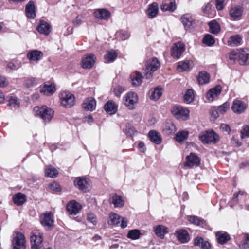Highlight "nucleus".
I'll use <instances>...</instances> for the list:
<instances>
[{
    "instance_id": "nucleus-39",
    "label": "nucleus",
    "mask_w": 249,
    "mask_h": 249,
    "mask_svg": "<svg viewBox=\"0 0 249 249\" xmlns=\"http://www.w3.org/2000/svg\"><path fill=\"white\" fill-rule=\"evenodd\" d=\"M181 20L186 29H189L192 24L193 19L189 14L183 15L181 18Z\"/></svg>"
},
{
    "instance_id": "nucleus-9",
    "label": "nucleus",
    "mask_w": 249,
    "mask_h": 249,
    "mask_svg": "<svg viewBox=\"0 0 249 249\" xmlns=\"http://www.w3.org/2000/svg\"><path fill=\"white\" fill-rule=\"evenodd\" d=\"M172 113L177 119L187 120L189 116V110L180 106H176L172 108Z\"/></svg>"
},
{
    "instance_id": "nucleus-48",
    "label": "nucleus",
    "mask_w": 249,
    "mask_h": 249,
    "mask_svg": "<svg viewBox=\"0 0 249 249\" xmlns=\"http://www.w3.org/2000/svg\"><path fill=\"white\" fill-rule=\"evenodd\" d=\"M194 98V91L191 89H188L184 96V101L187 103H191Z\"/></svg>"
},
{
    "instance_id": "nucleus-42",
    "label": "nucleus",
    "mask_w": 249,
    "mask_h": 249,
    "mask_svg": "<svg viewBox=\"0 0 249 249\" xmlns=\"http://www.w3.org/2000/svg\"><path fill=\"white\" fill-rule=\"evenodd\" d=\"M189 132L187 131H181L176 134V140L178 142H182L187 139Z\"/></svg>"
},
{
    "instance_id": "nucleus-25",
    "label": "nucleus",
    "mask_w": 249,
    "mask_h": 249,
    "mask_svg": "<svg viewBox=\"0 0 249 249\" xmlns=\"http://www.w3.org/2000/svg\"><path fill=\"white\" fill-rule=\"evenodd\" d=\"M193 67V63L192 61L187 60L178 62L177 70L178 71H188Z\"/></svg>"
},
{
    "instance_id": "nucleus-53",
    "label": "nucleus",
    "mask_w": 249,
    "mask_h": 249,
    "mask_svg": "<svg viewBox=\"0 0 249 249\" xmlns=\"http://www.w3.org/2000/svg\"><path fill=\"white\" fill-rule=\"evenodd\" d=\"M230 107V104L228 102H225L221 106L218 107L217 112H219L220 114H223L225 113Z\"/></svg>"
},
{
    "instance_id": "nucleus-63",
    "label": "nucleus",
    "mask_w": 249,
    "mask_h": 249,
    "mask_svg": "<svg viewBox=\"0 0 249 249\" xmlns=\"http://www.w3.org/2000/svg\"><path fill=\"white\" fill-rule=\"evenodd\" d=\"M35 81V79L33 78H28L25 81L24 84L27 87L29 88L33 85Z\"/></svg>"
},
{
    "instance_id": "nucleus-57",
    "label": "nucleus",
    "mask_w": 249,
    "mask_h": 249,
    "mask_svg": "<svg viewBox=\"0 0 249 249\" xmlns=\"http://www.w3.org/2000/svg\"><path fill=\"white\" fill-rule=\"evenodd\" d=\"M241 137L244 138L246 137H249V126H245L241 131Z\"/></svg>"
},
{
    "instance_id": "nucleus-34",
    "label": "nucleus",
    "mask_w": 249,
    "mask_h": 249,
    "mask_svg": "<svg viewBox=\"0 0 249 249\" xmlns=\"http://www.w3.org/2000/svg\"><path fill=\"white\" fill-rule=\"evenodd\" d=\"M216 237L218 243L224 244L230 239V237L228 233L220 231L216 233Z\"/></svg>"
},
{
    "instance_id": "nucleus-52",
    "label": "nucleus",
    "mask_w": 249,
    "mask_h": 249,
    "mask_svg": "<svg viewBox=\"0 0 249 249\" xmlns=\"http://www.w3.org/2000/svg\"><path fill=\"white\" fill-rule=\"evenodd\" d=\"M8 105L12 107L18 108L19 103L15 97H10L8 100Z\"/></svg>"
},
{
    "instance_id": "nucleus-58",
    "label": "nucleus",
    "mask_w": 249,
    "mask_h": 249,
    "mask_svg": "<svg viewBox=\"0 0 249 249\" xmlns=\"http://www.w3.org/2000/svg\"><path fill=\"white\" fill-rule=\"evenodd\" d=\"M8 82L5 77L0 75V87L4 88L7 86Z\"/></svg>"
},
{
    "instance_id": "nucleus-30",
    "label": "nucleus",
    "mask_w": 249,
    "mask_h": 249,
    "mask_svg": "<svg viewBox=\"0 0 249 249\" xmlns=\"http://www.w3.org/2000/svg\"><path fill=\"white\" fill-rule=\"evenodd\" d=\"M37 30L40 33L45 35L49 34L51 31V26L44 21H40L37 27Z\"/></svg>"
},
{
    "instance_id": "nucleus-21",
    "label": "nucleus",
    "mask_w": 249,
    "mask_h": 249,
    "mask_svg": "<svg viewBox=\"0 0 249 249\" xmlns=\"http://www.w3.org/2000/svg\"><path fill=\"white\" fill-rule=\"evenodd\" d=\"M43 56V53L37 50L30 51L27 54V58L31 61H38L42 58Z\"/></svg>"
},
{
    "instance_id": "nucleus-24",
    "label": "nucleus",
    "mask_w": 249,
    "mask_h": 249,
    "mask_svg": "<svg viewBox=\"0 0 249 249\" xmlns=\"http://www.w3.org/2000/svg\"><path fill=\"white\" fill-rule=\"evenodd\" d=\"M94 15L96 18L107 19L110 17V13L106 9H97L95 10Z\"/></svg>"
},
{
    "instance_id": "nucleus-37",
    "label": "nucleus",
    "mask_w": 249,
    "mask_h": 249,
    "mask_svg": "<svg viewBox=\"0 0 249 249\" xmlns=\"http://www.w3.org/2000/svg\"><path fill=\"white\" fill-rule=\"evenodd\" d=\"M132 84L134 87H137L141 85L142 81V76L139 72H136L131 75Z\"/></svg>"
},
{
    "instance_id": "nucleus-18",
    "label": "nucleus",
    "mask_w": 249,
    "mask_h": 249,
    "mask_svg": "<svg viewBox=\"0 0 249 249\" xmlns=\"http://www.w3.org/2000/svg\"><path fill=\"white\" fill-rule=\"evenodd\" d=\"M175 235L178 240L182 243H187L190 240L189 233L184 229L177 230L175 232Z\"/></svg>"
},
{
    "instance_id": "nucleus-23",
    "label": "nucleus",
    "mask_w": 249,
    "mask_h": 249,
    "mask_svg": "<svg viewBox=\"0 0 249 249\" xmlns=\"http://www.w3.org/2000/svg\"><path fill=\"white\" fill-rule=\"evenodd\" d=\"M96 106V100L92 97L88 98L82 104L83 108L89 111H92L95 109Z\"/></svg>"
},
{
    "instance_id": "nucleus-47",
    "label": "nucleus",
    "mask_w": 249,
    "mask_h": 249,
    "mask_svg": "<svg viewBox=\"0 0 249 249\" xmlns=\"http://www.w3.org/2000/svg\"><path fill=\"white\" fill-rule=\"evenodd\" d=\"M163 130L168 134L174 133L176 131L175 125L171 122H167L164 125Z\"/></svg>"
},
{
    "instance_id": "nucleus-54",
    "label": "nucleus",
    "mask_w": 249,
    "mask_h": 249,
    "mask_svg": "<svg viewBox=\"0 0 249 249\" xmlns=\"http://www.w3.org/2000/svg\"><path fill=\"white\" fill-rule=\"evenodd\" d=\"M125 89L120 86H117L115 87L114 89V92L115 94V95L117 97H120L121 94L124 91Z\"/></svg>"
},
{
    "instance_id": "nucleus-59",
    "label": "nucleus",
    "mask_w": 249,
    "mask_h": 249,
    "mask_svg": "<svg viewBox=\"0 0 249 249\" xmlns=\"http://www.w3.org/2000/svg\"><path fill=\"white\" fill-rule=\"evenodd\" d=\"M224 0H216V7L218 10H222L224 7Z\"/></svg>"
},
{
    "instance_id": "nucleus-43",
    "label": "nucleus",
    "mask_w": 249,
    "mask_h": 249,
    "mask_svg": "<svg viewBox=\"0 0 249 249\" xmlns=\"http://www.w3.org/2000/svg\"><path fill=\"white\" fill-rule=\"evenodd\" d=\"M210 27L209 31L212 34H216L220 32L219 25L215 21L213 20L209 23Z\"/></svg>"
},
{
    "instance_id": "nucleus-31",
    "label": "nucleus",
    "mask_w": 249,
    "mask_h": 249,
    "mask_svg": "<svg viewBox=\"0 0 249 249\" xmlns=\"http://www.w3.org/2000/svg\"><path fill=\"white\" fill-rule=\"evenodd\" d=\"M154 230L155 234L161 239H163L165 234L168 232V228L162 225L155 226Z\"/></svg>"
},
{
    "instance_id": "nucleus-6",
    "label": "nucleus",
    "mask_w": 249,
    "mask_h": 249,
    "mask_svg": "<svg viewBox=\"0 0 249 249\" xmlns=\"http://www.w3.org/2000/svg\"><path fill=\"white\" fill-rule=\"evenodd\" d=\"M13 249H26V240L24 235L20 232L15 233L12 241Z\"/></svg>"
},
{
    "instance_id": "nucleus-64",
    "label": "nucleus",
    "mask_w": 249,
    "mask_h": 249,
    "mask_svg": "<svg viewBox=\"0 0 249 249\" xmlns=\"http://www.w3.org/2000/svg\"><path fill=\"white\" fill-rule=\"evenodd\" d=\"M127 219L125 217L121 218V227L122 229H124L127 225Z\"/></svg>"
},
{
    "instance_id": "nucleus-4",
    "label": "nucleus",
    "mask_w": 249,
    "mask_h": 249,
    "mask_svg": "<svg viewBox=\"0 0 249 249\" xmlns=\"http://www.w3.org/2000/svg\"><path fill=\"white\" fill-rule=\"evenodd\" d=\"M32 249H40L43 240L42 233L38 230H34L31 233Z\"/></svg>"
},
{
    "instance_id": "nucleus-28",
    "label": "nucleus",
    "mask_w": 249,
    "mask_h": 249,
    "mask_svg": "<svg viewBox=\"0 0 249 249\" xmlns=\"http://www.w3.org/2000/svg\"><path fill=\"white\" fill-rule=\"evenodd\" d=\"M26 14L30 18H34L36 17V7L34 3L30 1L26 6Z\"/></svg>"
},
{
    "instance_id": "nucleus-51",
    "label": "nucleus",
    "mask_w": 249,
    "mask_h": 249,
    "mask_svg": "<svg viewBox=\"0 0 249 249\" xmlns=\"http://www.w3.org/2000/svg\"><path fill=\"white\" fill-rule=\"evenodd\" d=\"M20 64L16 60H12L7 64V68L10 70H16L20 68Z\"/></svg>"
},
{
    "instance_id": "nucleus-62",
    "label": "nucleus",
    "mask_w": 249,
    "mask_h": 249,
    "mask_svg": "<svg viewBox=\"0 0 249 249\" xmlns=\"http://www.w3.org/2000/svg\"><path fill=\"white\" fill-rule=\"evenodd\" d=\"M220 129L222 131L224 132H226L229 133L231 131V128L230 126L227 124H222L220 126Z\"/></svg>"
},
{
    "instance_id": "nucleus-15",
    "label": "nucleus",
    "mask_w": 249,
    "mask_h": 249,
    "mask_svg": "<svg viewBox=\"0 0 249 249\" xmlns=\"http://www.w3.org/2000/svg\"><path fill=\"white\" fill-rule=\"evenodd\" d=\"M81 205L75 200L70 201L67 205V210L70 215H75L81 209Z\"/></svg>"
},
{
    "instance_id": "nucleus-33",
    "label": "nucleus",
    "mask_w": 249,
    "mask_h": 249,
    "mask_svg": "<svg viewBox=\"0 0 249 249\" xmlns=\"http://www.w3.org/2000/svg\"><path fill=\"white\" fill-rule=\"evenodd\" d=\"M177 8L175 0H170L169 2H163L161 5V9L162 11L173 12Z\"/></svg>"
},
{
    "instance_id": "nucleus-45",
    "label": "nucleus",
    "mask_w": 249,
    "mask_h": 249,
    "mask_svg": "<svg viewBox=\"0 0 249 249\" xmlns=\"http://www.w3.org/2000/svg\"><path fill=\"white\" fill-rule=\"evenodd\" d=\"M197 80L200 84H207L209 82V75L205 72H201L199 74Z\"/></svg>"
},
{
    "instance_id": "nucleus-7",
    "label": "nucleus",
    "mask_w": 249,
    "mask_h": 249,
    "mask_svg": "<svg viewBox=\"0 0 249 249\" xmlns=\"http://www.w3.org/2000/svg\"><path fill=\"white\" fill-rule=\"evenodd\" d=\"M160 66V63L157 58H152L147 61L146 64L145 76L146 78H150L154 71H157Z\"/></svg>"
},
{
    "instance_id": "nucleus-61",
    "label": "nucleus",
    "mask_w": 249,
    "mask_h": 249,
    "mask_svg": "<svg viewBox=\"0 0 249 249\" xmlns=\"http://www.w3.org/2000/svg\"><path fill=\"white\" fill-rule=\"evenodd\" d=\"M83 18L82 15H78L73 21V24L76 25H79L83 21Z\"/></svg>"
},
{
    "instance_id": "nucleus-46",
    "label": "nucleus",
    "mask_w": 249,
    "mask_h": 249,
    "mask_svg": "<svg viewBox=\"0 0 249 249\" xmlns=\"http://www.w3.org/2000/svg\"><path fill=\"white\" fill-rule=\"evenodd\" d=\"M117 56V53L113 50L107 51L106 54L104 55L105 59L108 62H113Z\"/></svg>"
},
{
    "instance_id": "nucleus-14",
    "label": "nucleus",
    "mask_w": 249,
    "mask_h": 249,
    "mask_svg": "<svg viewBox=\"0 0 249 249\" xmlns=\"http://www.w3.org/2000/svg\"><path fill=\"white\" fill-rule=\"evenodd\" d=\"M185 51V46L183 43L178 42L175 43L171 50V53L172 57L178 58Z\"/></svg>"
},
{
    "instance_id": "nucleus-60",
    "label": "nucleus",
    "mask_w": 249,
    "mask_h": 249,
    "mask_svg": "<svg viewBox=\"0 0 249 249\" xmlns=\"http://www.w3.org/2000/svg\"><path fill=\"white\" fill-rule=\"evenodd\" d=\"M120 36V38L122 40H125L128 38L129 36V34L127 31H121L119 33Z\"/></svg>"
},
{
    "instance_id": "nucleus-13",
    "label": "nucleus",
    "mask_w": 249,
    "mask_h": 249,
    "mask_svg": "<svg viewBox=\"0 0 249 249\" xmlns=\"http://www.w3.org/2000/svg\"><path fill=\"white\" fill-rule=\"evenodd\" d=\"M186 161L184 163V166L192 168L194 166H197L200 163L199 158L195 153H191L186 158Z\"/></svg>"
},
{
    "instance_id": "nucleus-50",
    "label": "nucleus",
    "mask_w": 249,
    "mask_h": 249,
    "mask_svg": "<svg viewBox=\"0 0 249 249\" xmlns=\"http://www.w3.org/2000/svg\"><path fill=\"white\" fill-rule=\"evenodd\" d=\"M188 220L192 223L196 224V225H201L204 224L203 220L199 219L196 216H190L188 217Z\"/></svg>"
},
{
    "instance_id": "nucleus-11",
    "label": "nucleus",
    "mask_w": 249,
    "mask_h": 249,
    "mask_svg": "<svg viewBox=\"0 0 249 249\" xmlns=\"http://www.w3.org/2000/svg\"><path fill=\"white\" fill-rule=\"evenodd\" d=\"M138 95L133 92H129L124 97V104L130 109L134 108V105L138 102Z\"/></svg>"
},
{
    "instance_id": "nucleus-3",
    "label": "nucleus",
    "mask_w": 249,
    "mask_h": 249,
    "mask_svg": "<svg viewBox=\"0 0 249 249\" xmlns=\"http://www.w3.org/2000/svg\"><path fill=\"white\" fill-rule=\"evenodd\" d=\"M199 138L203 143L206 144L215 143L219 140V135L213 130L206 131L201 133Z\"/></svg>"
},
{
    "instance_id": "nucleus-49",
    "label": "nucleus",
    "mask_w": 249,
    "mask_h": 249,
    "mask_svg": "<svg viewBox=\"0 0 249 249\" xmlns=\"http://www.w3.org/2000/svg\"><path fill=\"white\" fill-rule=\"evenodd\" d=\"M203 43L207 46H211L214 44L215 39L211 35L208 34L203 38Z\"/></svg>"
},
{
    "instance_id": "nucleus-5",
    "label": "nucleus",
    "mask_w": 249,
    "mask_h": 249,
    "mask_svg": "<svg viewBox=\"0 0 249 249\" xmlns=\"http://www.w3.org/2000/svg\"><path fill=\"white\" fill-rule=\"evenodd\" d=\"M40 221L46 229H52L54 227L53 213L48 211L42 213L40 216Z\"/></svg>"
},
{
    "instance_id": "nucleus-56",
    "label": "nucleus",
    "mask_w": 249,
    "mask_h": 249,
    "mask_svg": "<svg viewBox=\"0 0 249 249\" xmlns=\"http://www.w3.org/2000/svg\"><path fill=\"white\" fill-rule=\"evenodd\" d=\"M87 219L89 222L92 223L93 225H96L97 222V218L95 217L94 214H88L87 216Z\"/></svg>"
},
{
    "instance_id": "nucleus-32",
    "label": "nucleus",
    "mask_w": 249,
    "mask_h": 249,
    "mask_svg": "<svg viewBox=\"0 0 249 249\" xmlns=\"http://www.w3.org/2000/svg\"><path fill=\"white\" fill-rule=\"evenodd\" d=\"M148 137L150 141L156 144H159L161 142V135L156 130L150 131L148 133Z\"/></svg>"
},
{
    "instance_id": "nucleus-41",
    "label": "nucleus",
    "mask_w": 249,
    "mask_h": 249,
    "mask_svg": "<svg viewBox=\"0 0 249 249\" xmlns=\"http://www.w3.org/2000/svg\"><path fill=\"white\" fill-rule=\"evenodd\" d=\"M142 233L138 229L130 230L128 231L127 237L132 240H137L140 238Z\"/></svg>"
},
{
    "instance_id": "nucleus-27",
    "label": "nucleus",
    "mask_w": 249,
    "mask_h": 249,
    "mask_svg": "<svg viewBox=\"0 0 249 249\" xmlns=\"http://www.w3.org/2000/svg\"><path fill=\"white\" fill-rule=\"evenodd\" d=\"M242 13V8L239 6H236L231 8L230 15L233 20H239L241 19Z\"/></svg>"
},
{
    "instance_id": "nucleus-22",
    "label": "nucleus",
    "mask_w": 249,
    "mask_h": 249,
    "mask_svg": "<svg viewBox=\"0 0 249 249\" xmlns=\"http://www.w3.org/2000/svg\"><path fill=\"white\" fill-rule=\"evenodd\" d=\"M105 110L109 114H115L118 110V105L112 100L107 102L104 106Z\"/></svg>"
},
{
    "instance_id": "nucleus-29",
    "label": "nucleus",
    "mask_w": 249,
    "mask_h": 249,
    "mask_svg": "<svg viewBox=\"0 0 249 249\" xmlns=\"http://www.w3.org/2000/svg\"><path fill=\"white\" fill-rule=\"evenodd\" d=\"M111 203L114 205V207H123L124 204V201L121 196L115 194L110 198Z\"/></svg>"
},
{
    "instance_id": "nucleus-19",
    "label": "nucleus",
    "mask_w": 249,
    "mask_h": 249,
    "mask_svg": "<svg viewBox=\"0 0 249 249\" xmlns=\"http://www.w3.org/2000/svg\"><path fill=\"white\" fill-rule=\"evenodd\" d=\"M247 107L246 104L239 100H235L233 102L231 108L233 111L237 114L243 112Z\"/></svg>"
},
{
    "instance_id": "nucleus-10",
    "label": "nucleus",
    "mask_w": 249,
    "mask_h": 249,
    "mask_svg": "<svg viewBox=\"0 0 249 249\" xmlns=\"http://www.w3.org/2000/svg\"><path fill=\"white\" fill-rule=\"evenodd\" d=\"M61 104L66 108H70L74 104V96L67 91H64L61 93L60 96Z\"/></svg>"
},
{
    "instance_id": "nucleus-26",
    "label": "nucleus",
    "mask_w": 249,
    "mask_h": 249,
    "mask_svg": "<svg viewBox=\"0 0 249 249\" xmlns=\"http://www.w3.org/2000/svg\"><path fill=\"white\" fill-rule=\"evenodd\" d=\"M13 201L16 205L21 206L26 201V196L21 193H18L13 195Z\"/></svg>"
},
{
    "instance_id": "nucleus-20",
    "label": "nucleus",
    "mask_w": 249,
    "mask_h": 249,
    "mask_svg": "<svg viewBox=\"0 0 249 249\" xmlns=\"http://www.w3.org/2000/svg\"><path fill=\"white\" fill-rule=\"evenodd\" d=\"M194 245L195 246H198L201 249H211V245L210 243L206 240H204V239L199 236L196 237L194 241Z\"/></svg>"
},
{
    "instance_id": "nucleus-8",
    "label": "nucleus",
    "mask_w": 249,
    "mask_h": 249,
    "mask_svg": "<svg viewBox=\"0 0 249 249\" xmlns=\"http://www.w3.org/2000/svg\"><path fill=\"white\" fill-rule=\"evenodd\" d=\"M74 185L81 191L87 192L91 188V181L89 179L84 177H77L74 180Z\"/></svg>"
},
{
    "instance_id": "nucleus-44",
    "label": "nucleus",
    "mask_w": 249,
    "mask_h": 249,
    "mask_svg": "<svg viewBox=\"0 0 249 249\" xmlns=\"http://www.w3.org/2000/svg\"><path fill=\"white\" fill-rule=\"evenodd\" d=\"M241 40L242 38L239 35L232 36L229 39L227 42V44L229 46H231L232 45H234L235 46L241 44Z\"/></svg>"
},
{
    "instance_id": "nucleus-35",
    "label": "nucleus",
    "mask_w": 249,
    "mask_h": 249,
    "mask_svg": "<svg viewBox=\"0 0 249 249\" xmlns=\"http://www.w3.org/2000/svg\"><path fill=\"white\" fill-rule=\"evenodd\" d=\"M121 216L118 214L111 212L109 214L107 223L108 225L111 226H117L120 222Z\"/></svg>"
},
{
    "instance_id": "nucleus-1",
    "label": "nucleus",
    "mask_w": 249,
    "mask_h": 249,
    "mask_svg": "<svg viewBox=\"0 0 249 249\" xmlns=\"http://www.w3.org/2000/svg\"><path fill=\"white\" fill-rule=\"evenodd\" d=\"M34 112L36 116L42 118L45 122H49L53 118L54 112L50 108L46 106L36 107L34 108Z\"/></svg>"
},
{
    "instance_id": "nucleus-17",
    "label": "nucleus",
    "mask_w": 249,
    "mask_h": 249,
    "mask_svg": "<svg viewBox=\"0 0 249 249\" xmlns=\"http://www.w3.org/2000/svg\"><path fill=\"white\" fill-rule=\"evenodd\" d=\"M222 88L220 85H217L215 87L211 89L206 94V98L210 101H213L216 99L221 93Z\"/></svg>"
},
{
    "instance_id": "nucleus-16",
    "label": "nucleus",
    "mask_w": 249,
    "mask_h": 249,
    "mask_svg": "<svg viewBox=\"0 0 249 249\" xmlns=\"http://www.w3.org/2000/svg\"><path fill=\"white\" fill-rule=\"evenodd\" d=\"M56 91L54 85L46 82L43 85L40 86V92L45 95L49 96L53 94Z\"/></svg>"
},
{
    "instance_id": "nucleus-2",
    "label": "nucleus",
    "mask_w": 249,
    "mask_h": 249,
    "mask_svg": "<svg viewBox=\"0 0 249 249\" xmlns=\"http://www.w3.org/2000/svg\"><path fill=\"white\" fill-rule=\"evenodd\" d=\"M229 58L230 60H237L242 65L249 64V54L243 50L230 53Z\"/></svg>"
},
{
    "instance_id": "nucleus-55",
    "label": "nucleus",
    "mask_w": 249,
    "mask_h": 249,
    "mask_svg": "<svg viewBox=\"0 0 249 249\" xmlns=\"http://www.w3.org/2000/svg\"><path fill=\"white\" fill-rule=\"evenodd\" d=\"M49 188L54 191H60L61 190L60 185L56 182L50 183L49 184Z\"/></svg>"
},
{
    "instance_id": "nucleus-12",
    "label": "nucleus",
    "mask_w": 249,
    "mask_h": 249,
    "mask_svg": "<svg viewBox=\"0 0 249 249\" xmlns=\"http://www.w3.org/2000/svg\"><path fill=\"white\" fill-rule=\"evenodd\" d=\"M96 59L95 55L92 53L85 55L82 58L81 67L84 69H91L93 66Z\"/></svg>"
},
{
    "instance_id": "nucleus-40",
    "label": "nucleus",
    "mask_w": 249,
    "mask_h": 249,
    "mask_svg": "<svg viewBox=\"0 0 249 249\" xmlns=\"http://www.w3.org/2000/svg\"><path fill=\"white\" fill-rule=\"evenodd\" d=\"M57 170L53 166L49 165L45 169V174L46 176L50 178H55L58 175Z\"/></svg>"
},
{
    "instance_id": "nucleus-38",
    "label": "nucleus",
    "mask_w": 249,
    "mask_h": 249,
    "mask_svg": "<svg viewBox=\"0 0 249 249\" xmlns=\"http://www.w3.org/2000/svg\"><path fill=\"white\" fill-rule=\"evenodd\" d=\"M159 10L158 5L156 3H153L149 6L147 10V16L149 18H152L156 16Z\"/></svg>"
},
{
    "instance_id": "nucleus-36",
    "label": "nucleus",
    "mask_w": 249,
    "mask_h": 249,
    "mask_svg": "<svg viewBox=\"0 0 249 249\" xmlns=\"http://www.w3.org/2000/svg\"><path fill=\"white\" fill-rule=\"evenodd\" d=\"M162 94V89L159 87L151 89L149 91L150 98L155 101L158 100L161 96Z\"/></svg>"
}]
</instances>
